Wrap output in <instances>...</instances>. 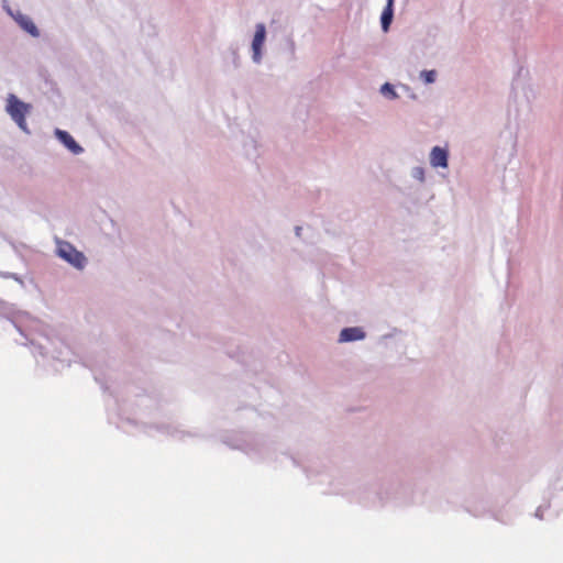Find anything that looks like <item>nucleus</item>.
Returning a JSON list of instances; mask_svg holds the SVG:
<instances>
[{
	"instance_id": "nucleus-1",
	"label": "nucleus",
	"mask_w": 563,
	"mask_h": 563,
	"mask_svg": "<svg viewBox=\"0 0 563 563\" xmlns=\"http://www.w3.org/2000/svg\"><path fill=\"white\" fill-rule=\"evenodd\" d=\"M30 104L21 101L16 96L10 95L7 103V112L16 125L25 133L30 134L25 115L30 109Z\"/></svg>"
},
{
	"instance_id": "nucleus-2",
	"label": "nucleus",
	"mask_w": 563,
	"mask_h": 563,
	"mask_svg": "<svg viewBox=\"0 0 563 563\" xmlns=\"http://www.w3.org/2000/svg\"><path fill=\"white\" fill-rule=\"evenodd\" d=\"M57 254L64 261L78 269H82L86 266L87 258L84 253L78 251L71 243L67 241L57 242Z\"/></svg>"
},
{
	"instance_id": "nucleus-3",
	"label": "nucleus",
	"mask_w": 563,
	"mask_h": 563,
	"mask_svg": "<svg viewBox=\"0 0 563 563\" xmlns=\"http://www.w3.org/2000/svg\"><path fill=\"white\" fill-rule=\"evenodd\" d=\"M266 40V26L264 23L255 25V33L252 41V60L255 64H261L263 58V47Z\"/></svg>"
},
{
	"instance_id": "nucleus-4",
	"label": "nucleus",
	"mask_w": 563,
	"mask_h": 563,
	"mask_svg": "<svg viewBox=\"0 0 563 563\" xmlns=\"http://www.w3.org/2000/svg\"><path fill=\"white\" fill-rule=\"evenodd\" d=\"M55 135L57 140L73 154L78 155L84 152V148L76 142V140L67 131L56 129Z\"/></svg>"
},
{
	"instance_id": "nucleus-5",
	"label": "nucleus",
	"mask_w": 563,
	"mask_h": 563,
	"mask_svg": "<svg viewBox=\"0 0 563 563\" xmlns=\"http://www.w3.org/2000/svg\"><path fill=\"white\" fill-rule=\"evenodd\" d=\"M449 152L448 150L434 146L430 153V164L433 167H448Z\"/></svg>"
},
{
	"instance_id": "nucleus-6",
	"label": "nucleus",
	"mask_w": 563,
	"mask_h": 563,
	"mask_svg": "<svg viewBox=\"0 0 563 563\" xmlns=\"http://www.w3.org/2000/svg\"><path fill=\"white\" fill-rule=\"evenodd\" d=\"M15 21L21 26V29L23 31H25L26 33H29L31 36H33V37L40 36L38 27L34 24L32 19L29 18L27 15L19 13L18 16L15 18Z\"/></svg>"
},
{
	"instance_id": "nucleus-7",
	"label": "nucleus",
	"mask_w": 563,
	"mask_h": 563,
	"mask_svg": "<svg viewBox=\"0 0 563 563\" xmlns=\"http://www.w3.org/2000/svg\"><path fill=\"white\" fill-rule=\"evenodd\" d=\"M394 2H386L385 8L380 14V26L383 32H388L394 20Z\"/></svg>"
},
{
	"instance_id": "nucleus-8",
	"label": "nucleus",
	"mask_w": 563,
	"mask_h": 563,
	"mask_svg": "<svg viewBox=\"0 0 563 563\" xmlns=\"http://www.w3.org/2000/svg\"><path fill=\"white\" fill-rule=\"evenodd\" d=\"M365 336V333L361 328H345L340 333L341 342H350L355 340H362Z\"/></svg>"
},
{
	"instance_id": "nucleus-9",
	"label": "nucleus",
	"mask_w": 563,
	"mask_h": 563,
	"mask_svg": "<svg viewBox=\"0 0 563 563\" xmlns=\"http://www.w3.org/2000/svg\"><path fill=\"white\" fill-rule=\"evenodd\" d=\"M379 92L388 100H396L399 98L394 85H391L390 82L383 84L380 86Z\"/></svg>"
},
{
	"instance_id": "nucleus-10",
	"label": "nucleus",
	"mask_w": 563,
	"mask_h": 563,
	"mask_svg": "<svg viewBox=\"0 0 563 563\" xmlns=\"http://www.w3.org/2000/svg\"><path fill=\"white\" fill-rule=\"evenodd\" d=\"M419 76H420V79L424 84L430 85L437 80L438 73L435 69H430V70L424 69V70L420 71Z\"/></svg>"
},
{
	"instance_id": "nucleus-11",
	"label": "nucleus",
	"mask_w": 563,
	"mask_h": 563,
	"mask_svg": "<svg viewBox=\"0 0 563 563\" xmlns=\"http://www.w3.org/2000/svg\"><path fill=\"white\" fill-rule=\"evenodd\" d=\"M287 44H288V47H289L291 56L295 57V53H296V43H295V41L291 37H288L287 38Z\"/></svg>"
},
{
	"instance_id": "nucleus-12",
	"label": "nucleus",
	"mask_w": 563,
	"mask_h": 563,
	"mask_svg": "<svg viewBox=\"0 0 563 563\" xmlns=\"http://www.w3.org/2000/svg\"><path fill=\"white\" fill-rule=\"evenodd\" d=\"M412 176H424V167H422V166L413 167Z\"/></svg>"
},
{
	"instance_id": "nucleus-13",
	"label": "nucleus",
	"mask_w": 563,
	"mask_h": 563,
	"mask_svg": "<svg viewBox=\"0 0 563 563\" xmlns=\"http://www.w3.org/2000/svg\"><path fill=\"white\" fill-rule=\"evenodd\" d=\"M232 53H233V62H234V65H235V67H239V65H240V64H239V59H240V57H239L238 51H236V49H234Z\"/></svg>"
},
{
	"instance_id": "nucleus-14",
	"label": "nucleus",
	"mask_w": 563,
	"mask_h": 563,
	"mask_svg": "<svg viewBox=\"0 0 563 563\" xmlns=\"http://www.w3.org/2000/svg\"><path fill=\"white\" fill-rule=\"evenodd\" d=\"M410 98L416 99L417 96L415 93L410 95Z\"/></svg>"
},
{
	"instance_id": "nucleus-15",
	"label": "nucleus",
	"mask_w": 563,
	"mask_h": 563,
	"mask_svg": "<svg viewBox=\"0 0 563 563\" xmlns=\"http://www.w3.org/2000/svg\"><path fill=\"white\" fill-rule=\"evenodd\" d=\"M386 2H394L395 3V0H386Z\"/></svg>"
}]
</instances>
